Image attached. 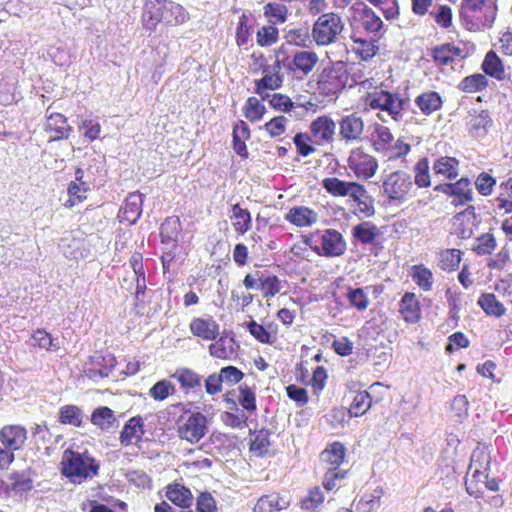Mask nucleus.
I'll return each instance as SVG.
<instances>
[{"label":"nucleus","mask_w":512,"mask_h":512,"mask_svg":"<svg viewBox=\"0 0 512 512\" xmlns=\"http://www.w3.org/2000/svg\"><path fill=\"white\" fill-rule=\"evenodd\" d=\"M189 20V13L179 3L172 0H145L141 21L146 31L154 32L158 25L173 28Z\"/></svg>","instance_id":"obj_1"},{"label":"nucleus","mask_w":512,"mask_h":512,"mask_svg":"<svg viewBox=\"0 0 512 512\" xmlns=\"http://www.w3.org/2000/svg\"><path fill=\"white\" fill-rule=\"evenodd\" d=\"M498 13V0H461L459 18L471 32L490 28Z\"/></svg>","instance_id":"obj_2"},{"label":"nucleus","mask_w":512,"mask_h":512,"mask_svg":"<svg viewBox=\"0 0 512 512\" xmlns=\"http://www.w3.org/2000/svg\"><path fill=\"white\" fill-rule=\"evenodd\" d=\"M60 470L73 484H81L99 474L100 463L88 452L66 449L60 462Z\"/></svg>","instance_id":"obj_3"},{"label":"nucleus","mask_w":512,"mask_h":512,"mask_svg":"<svg viewBox=\"0 0 512 512\" xmlns=\"http://www.w3.org/2000/svg\"><path fill=\"white\" fill-rule=\"evenodd\" d=\"M348 86L347 63L329 62L315 77V91L324 99L336 100Z\"/></svg>","instance_id":"obj_4"},{"label":"nucleus","mask_w":512,"mask_h":512,"mask_svg":"<svg viewBox=\"0 0 512 512\" xmlns=\"http://www.w3.org/2000/svg\"><path fill=\"white\" fill-rule=\"evenodd\" d=\"M325 191L333 197H350L366 216L374 213V206L365 186L356 181H345L338 177H326L321 182Z\"/></svg>","instance_id":"obj_5"},{"label":"nucleus","mask_w":512,"mask_h":512,"mask_svg":"<svg viewBox=\"0 0 512 512\" xmlns=\"http://www.w3.org/2000/svg\"><path fill=\"white\" fill-rule=\"evenodd\" d=\"M383 197L392 205H402L416 196L412 177L404 170H395L381 178Z\"/></svg>","instance_id":"obj_6"},{"label":"nucleus","mask_w":512,"mask_h":512,"mask_svg":"<svg viewBox=\"0 0 512 512\" xmlns=\"http://www.w3.org/2000/svg\"><path fill=\"white\" fill-rule=\"evenodd\" d=\"M275 58H277L278 64L283 65L287 73L299 79L307 77L319 62L318 54L312 50H298L289 60L287 48L284 44L275 50Z\"/></svg>","instance_id":"obj_7"},{"label":"nucleus","mask_w":512,"mask_h":512,"mask_svg":"<svg viewBox=\"0 0 512 512\" xmlns=\"http://www.w3.org/2000/svg\"><path fill=\"white\" fill-rule=\"evenodd\" d=\"M365 103L372 110L384 111L393 121L399 122L403 118L406 101L398 92L380 89L367 93Z\"/></svg>","instance_id":"obj_8"},{"label":"nucleus","mask_w":512,"mask_h":512,"mask_svg":"<svg viewBox=\"0 0 512 512\" xmlns=\"http://www.w3.org/2000/svg\"><path fill=\"white\" fill-rule=\"evenodd\" d=\"M351 24L353 31H361L367 35L378 37V39L383 36L386 30L383 19L371 6L364 2H358L353 6Z\"/></svg>","instance_id":"obj_9"},{"label":"nucleus","mask_w":512,"mask_h":512,"mask_svg":"<svg viewBox=\"0 0 512 512\" xmlns=\"http://www.w3.org/2000/svg\"><path fill=\"white\" fill-rule=\"evenodd\" d=\"M343 28L341 16L335 12H327L321 14L313 23L311 36L318 46H328L337 40Z\"/></svg>","instance_id":"obj_10"},{"label":"nucleus","mask_w":512,"mask_h":512,"mask_svg":"<svg viewBox=\"0 0 512 512\" xmlns=\"http://www.w3.org/2000/svg\"><path fill=\"white\" fill-rule=\"evenodd\" d=\"M347 165L357 179L365 181L373 178L379 168L377 158L362 146L353 148L350 151Z\"/></svg>","instance_id":"obj_11"},{"label":"nucleus","mask_w":512,"mask_h":512,"mask_svg":"<svg viewBox=\"0 0 512 512\" xmlns=\"http://www.w3.org/2000/svg\"><path fill=\"white\" fill-rule=\"evenodd\" d=\"M177 432L182 440L194 444L199 442L208 432L207 417L201 412H193L189 416H181Z\"/></svg>","instance_id":"obj_12"},{"label":"nucleus","mask_w":512,"mask_h":512,"mask_svg":"<svg viewBox=\"0 0 512 512\" xmlns=\"http://www.w3.org/2000/svg\"><path fill=\"white\" fill-rule=\"evenodd\" d=\"M434 191L451 198L454 207L464 206L474 200V192L468 177H461L454 182L439 183L434 187Z\"/></svg>","instance_id":"obj_13"},{"label":"nucleus","mask_w":512,"mask_h":512,"mask_svg":"<svg viewBox=\"0 0 512 512\" xmlns=\"http://www.w3.org/2000/svg\"><path fill=\"white\" fill-rule=\"evenodd\" d=\"M347 249L343 235L336 229L329 228L321 235V245L312 247V251L323 257H340Z\"/></svg>","instance_id":"obj_14"},{"label":"nucleus","mask_w":512,"mask_h":512,"mask_svg":"<svg viewBox=\"0 0 512 512\" xmlns=\"http://www.w3.org/2000/svg\"><path fill=\"white\" fill-rule=\"evenodd\" d=\"M283 68L282 64H278L277 58L273 66L266 67L261 72L263 76L260 79L254 80L255 93L266 100L268 97L267 91H274L282 87L284 76L280 70Z\"/></svg>","instance_id":"obj_15"},{"label":"nucleus","mask_w":512,"mask_h":512,"mask_svg":"<svg viewBox=\"0 0 512 512\" xmlns=\"http://www.w3.org/2000/svg\"><path fill=\"white\" fill-rule=\"evenodd\" d=\"M430 56L435 66L445 71L448 67L453 68L455 62L462 58V49L453 43H442L431 48Z\"/></svg>","instance_id":"obj_16"},{"label":"nucleus","mask_w":512,"mask_h":512,"mask_svg":"<svg viewBox=\"0 0 512 512\" xmlns=\"http://www.w3.org/2000/svg\"><path fill=\"white\" fill-rule=\"evenodd\" d=\"M50 107L47 109L46 121L44 123V131L49 135V141H60L67 139L72 131L67 118L57 112L49 113Z\"/></svg>","instance_id":"obj_17"},{"label":"nucleus","mask_w":512,"mask_h":512,"mask_svg":"<svg viewBox=\"0 0 512 512\" xmlns=\"http://www.w3.org/2000/svg\"><path fill=\"white\" fill-rule=\"evenodd\" d=\"M336 124L328 115L315 118L309 126L310 134L316 144H328L333 142Z\"/></svg>","instance_id":"obj_18"},{"label":"nucleus","mask_w":512,"mask_h":512,"mask_svg":"<svg viewBox=\"0 0 512 512\" xmlns=\"http://www.w3.org/2000/svg\"><path fill=\"white\" fill-rule=\"evenodd\" d=\"M27 439L28 431L23 425L9 424L0 429V443L4 447L19 451L24 447Z\"/></svg>","instance_id":"obj_19"},{"label":"nucleus","mask_w":512,"mask_h":512,"mask_svg":"<svg viewBox=\"0 0 512 512\" xmlns=\"http://www.w3.org/2000/svg\"><path fill=\"white\" fill-rule=\"evenodd\" d=\"M145 434L144 419L142 416L137 415L131 417L123 426L119 441L124 447L137 445L142 441Z\"/></svg>","instance_id":"obj_20"},{"label":"nucleus","mask_w":512,"mask_h":512,"mask_svg":"<svg viewBox=\"0 0 512 512\" xmlns=\"http://www.w3.org/2000/svg\"><path fill=\"white\" fill-rule=\"evenodd\" d=\"M364 121L357 114H349L339 121V136L346 142H357L362 139Z\"/></svg>","instance_id":"obj_21"},{"label":"nucleus","mask_w":512,"mask_h":512,"mask_svg":"<svg viewBox=\"0 0 512 512\" xmlns=\"http://www.w3.org/2000/svg\"><path fill=\"white\" fill-rule=\"evenodd\" d=\"M493 207L501 216L512 214V173L500 181L498 194L493 199Z\"/></svg>","instance_id":"obj_22"},{"label":"nucleus","mask_w":512,"mask_h":512,"mask_svg":"<svg viewBox=\"0 0 512 512\" xmlns=\"http://www.w3.org/2000/svg\"><path fill=\"white\" fill-rule=\"evenodd\" d=\"M189 330L197 338L213 341L219 336L220 326L212 317H195L189 323Z\"/></svg>","instance_id":"obj_23"},{"label":"nucleus","mask_w":512,"mask_h":512,"mask_svg":"<svg viewBox=\"0 0 512 512\" xmlns=\"http://www.w3.org/2000/svg\"><path fill=\"white\" fill-rule=\"evenodd\" d=\"M350 38L353 43L352 52L360 61L369 62L379 53L378 37L367 39L353 31Z\"/></svg>","instance_id":"obj_24"},{"label":"nucleus","mask_w":512,"mask_h":512,"mask_svg":"<svg viewBox=\"0 0 512 512\" xmlns=\"http://www.w3.org/2000/svg\"><path fill=\"white\" fill-rule=\"evenodd\" d=\"M399 313L407 324H416L421 320L422 308L414 292H405L399 301Z\"/></svg>","instance_id":"obj_25"},{"label":"nucleus","mask_w":512,"mask_h":512,"mask_svg":"<svg viewBox=\"0 0 512 512\" xmlns=\"http://www.w3.org/2000/svg\"><path fill=\"white\" fill-rule=\"evenodd\" d=\"M239 345L234 336L217 337L208 347L209 354L216 359L230 360L237 356Z\"/></svg>","instance_id":"obj_26"},{"label":"nucleus","mask_w":512,"mask_h":512,"mask_svg":"<svg viewBox=\"0 0 512 512\" xmlns=\"http://www.w3.org/2000/svg\"><path fill=\"white\" fill-rule=\"evenodd\" d=\"M370 133V145L376 153L387 154L394 142L391 129L383 124L375 123Z\"/></svg>","instance_id":"obj_27"},{"label":"nucleus","mask_w":512,"mask_h":512,"mask_svg":"<svg viewBox=\"0 0 512 512\" xmlns=\"http://www.w3.org/2000/svg\"><path fill=\"white\" fill-rule=\"evenodd\" d=\"M284 219L298 228L311 227L318 222V213L306 206H293L284 216Z\"/></svg>","instance_id":"obj_28"},{"label":"nucleus","mask_w":512,"mask_h":512,"mask_svg":"<svg viewBox=\"0 0 512 512\" xmlns=\"http://www.w3.org/2000/svg\"><path fill=\"white\" fill-rule=\"evenodd\" d=\"M165 496L181 509H189L194 501L191 490L180 482L169 483L165 487Z\"/></svg>","instance_id":"obj_29"},{"label":"nucleus","mask_w":512,"mask_h":512,"mask_svg":"<svg viewBox=\"0 0 512 512\" xmlns=\"http://www.w3.org/2000/svg\"><path fill=\"white\" fill-rule=\"evenodd\" d=\"M175 379L184 394L195 392L202 386V377L195 370L188 367H179L170 376Z\"/></svg>","instance_id":"obj_30"},{"label":"nucleus","mask_w":512,"mask_h":512,"mask_svg":"<svg viewBox=\"0 0 512 512\" xmlns=\"http://www.w3.org/2000/svg\"><path fill=\"white\" fill-rule=\"evenodd\" d=\"M248 332L262 344H274L277 341L278 326L274 322H269L266 326L257 323L251 319L245 323Z\"/></svg>","instance_id":"obj_31"},{"label":"nucleus","mask_w":512,"mask_h":512,"mask_svg":"<svg viewBox=\"0 0 512 512\" xmlns=\"http://www.w3.org/2000/svg\"><path fill=\"white\" fill-rule=\"evenodd\" d=\"M460 161L456 157L452 156H440L432 165V169L435 175L443 177L445 180L453 181L460 174Z\"/></svg>","instance_id":"obj_32"},{"label":"nucleus","mask_w":512,"mask_h":512,"mask_svg":"<svg viewBox=\"0 0 512 512\" xmlns=\"http://www.w3.org/2000/svg\"><path fill=\"white\" fill-rule=\"evenodd\" d=\"M481 69L486 77L490 76L498 81L509 79L502 59L494 50H489L485 54Z\"/></svg>","instance_id":"obj_33"},{"label":"nucleus","mask_w":512,"mask_h":512,"mask_svg":"<svg viewBox=\"0 0 512 512\" xmlns=\"http://www.w3.org/2000/svg\"><path fill=\"white\" fill-rule=\"evenodd\" d=\"M93 368L87 369L86 375L91 379L107 377L115 368L117 361L111 354L97 355L92 357Z\"/></svg>","instance_id":"obj_34"},{"label":"nucleus","mask_w":512,"mask_h":512,"mask_svg":"<svg viewBox=\"0 0 512 512\" xmlns=\"http://www.w3.org/2000/svg\"><path fill=\"white\" fill-rule=\"evenodd\" d=\"M182 234V224L178 216H169L160 226L162 243L170 244L175 248Z\"/></svg>","instance_id":"obj_35"},{"label":"nucleus","mask_w":512,"mask_h":512,"mask_svg":"<svg viewBox=\"0 0 512 512\" xmlns=\"http://www.w3.org/2000/svg\"><path fill=\"white\" fill-rule=\"evenodd\" d=\"M412 184L418 189H429L432 186L430 162L427 157L419 158L412 168Z\"/></svg>","instance_id":"obj_36"},{"label":"nucleus","mask_w":512,"mask_h":512,"mask_svg":"<svg viewBox=\"0 0 512 512\" xmlns=\"http://www.w3.org/2000/svg\"><path fill=\"white\" fill-rule=\"evenodd\" d=\"M463 254V251L457 248L441 249L436 254L437 265L444 272H454L459 268Z\"/></svg>","instance_id":"obj_37"},{"label":"nucleus","mask_w":512,"mask_h":512,"mask_svg":"<svg viewBox=\"0 0 512 512\" xmlns=\"http://www.w3.org/2000/svg\"><path fill=\"white\" fill-rule=\"evenodd\" d=\"M415 104L425 116H430L443 106L441 95L436 91H425L415 98Z\"/></svg>","instance_id":"obj_38"},{"label":"nucleus","mask_w":512,"mask_h":512,"mask_svg":"<svg viewBox=\"0 0 512 512\" xmlns=\"http://www.w3.org/2000/svg\"><path fill=\"white\" fill-rule=\"evenodd\" d=\"M492 120L487 110H473L467 117V128L470 133L485 134L491 126Z\"/></svg>","instance_id":"obj_39"},{"label":"nucleus","mask_w":512,"mask_h":512,"mask_svg":"<svg viewBox=\"0 0 512 512\" xmlns=\"http://www.w3.org/2000/svg\"><path fill=\"white\" fill-rule=\"evenodd\" d=\"M142 214L141 200L138 195L130 194L119 211L122 222L134 224Z\"/></svg>","instance_id":"obj_40"},{"label":"nucleus","mask_w":512,"mask_h":512,"mask_svg":"<svg viewBox=\"0 0 512 512\" xmlns=\"http://www.w3.org/2000/svg\"><path fill=\"white\" fill-rule=\"evenodd\" d=\"M381 235L379 228L370 221H364L352 228V236L363 245L374 244Z\"/></svg>","instance_id":"obj_41"},{"label":"nucleus","mask_w":512,"mask_h":512,"mask_svg":"<svg viewBox=\"0 0 512 512\" xmlns=\"http://www.w3.org/2000/svg\"><path fill=\"white\" fill-rule=\"evenodd\" d=\"M380 402L379 398L373 399L372 395L368 391H359L353 397V400L349 406V414L351 417L363 416L374 403Z\"/></svg>","instance_id":"obj_42"},{"label":"nucleus","mask_w":512,"mask_h":512,"mask_svg":"<svg viewBox=\"0 0 512 512\" xmlns=\"http://www.w3.org/2000/svg\"><path fill=\"white\" fill-rule=\"evenodd\" d=\"M345 456L346 448L338 441L328 444L321 452V460L334 469H339V466L344 462Z\"/></svg>","instance_id":"obj_43"},{"label":"nucleus","mask_w":512,"mask_h":512,"mask_svg":"<svg viewBox=\"0 0 512 512\" xmlns=\"http://www.w3.org/2000/svg\"><path fill=\"white\" fill-rule=\"evenodd\" d=\"M369 6L378 9L383 18L388 21H397L401 15L399 0H365Z\"/></svg>","instance_id":"obj_44"},{"label":"nucleus","mask_w":512,"mask_h":512,"mask_svg":"<svg viewBox=\"0 0 512 512\" xmlns=\"http://www.w3.org/2000/svg\"><path fill=\"white\" fill-rule=\"evenodd\" d=\"M30 345L35 349L45 350L47 352L57 351L60 348L53 336L44 328H38L32 332Z\"/></svg>","instance_id":"obj_45"},{"label":"nucleus","mask_w":512,"mask_h":512,"mask_svg":"<svg viewBox=\"0 0 512 512\" xmlns=\"http://www.w3.org/2000/svg\"><path fill=\"white\" fill-rule=\"evenodd\" d=\"M489 85L488 78L482 73H474L464 77L458 84V89L464 93H477Z\"/></svg>","instance_id":"obj_46"},{"label":"nucleus","mask_w":512,"mask_h":512,"mask_svg":"<svg viewBox=\"0 0 512 512\" xmlns=\"http://www.w3.org/2000/svg\"><path fill=\"white\" fill-rule=\"evenodd\" d=\"M411 278L413 282L424 292L432 289L434 277L431 269L424 264L413 265L411 268Z\"/></svg>","instance_id":"obj_47"},{"label":"nucleus","mask_w":512,"mask_h":512,"mask_svg":"<svg viewBox=\"0 0 512 512\" xmlns=\"http://www.w3.org/2000/svg\"><path fill=\"white\" fill-rule=\"evenodd\" d=\"M90 421L101 430H109L115 425L117 419L111 408L101 406L93 410Z\"/></svg>","instance_id":"obj_48"},{"label":"nucleus","mask_w":512,"mask_h":512,"mask_svg":"<svg viewBox=\"0 0 512 512\" xmlns=\"http://www.w3.org/2000/svg\"><path fill=\"white\" fill-rule=\"evenodd\" d=\"M233 227L237 234L244 235L251 229L252 218L248 209L242 208L239 204L232 207Z\"/></svg>","instance_id":"obj_49"},{"label":"nucleus","mask_w":512,"mask_h":512,"mask_svg":"<svg viewBox=\"0 0 512 512\" xmlns=\"http://www.w3.org/2000/svg\"><path fill=\"white\" fill-rule=\"evenodd\" d=\"M129 263L136 276L135 294L136 297H139V295H144L146 291V278L143 265V255L140 252H134L129 259Z\"/></svg>","instance_id":"obj_50"},{"label":"nucleus","mask_w":512,"mask_h":512,"mask_svg":"<svg viewBox=\"0 0 512 512\" xmlns=\"http://www.w3.org/2000/svg\"><path fill=\"white\" fill-rule=\"evenodd\" d=\"M477 303L489 316L501 317L506 313L505 306L498 301L497 297L493 293H482L479 296Z\"/></svg>","instance_id":"obj_51"},{"label":"nucleus","mask_w":512,"mask_h":512,"mask_svg":"<svg viewBox=\"0 0 512 512\" xmlns=\"http://www.w3.org/2000/svg\"><path fill=\"white\" fill-rule=\"evenodd\" d=\"M242 110L244 117L252 123L260 121L267 111L265 105L255 96L247 98Z\"/></svg>","instance_id":"obj_52"},{"label":"nucleus","mask_w":512,"mask_h":512,"mask_svg":"<svg viewBox=\"0 0 512 512\" xmlns=\"http://www.w3.org/2000/svg\"><path fill=\"white\" fill-rule=\"evenodd\" d=\"M263 14L269 24L278 25L286 21L288 9L285 5L278 2H268L263 7Z\"/></svg>","instance_id":"obj_53"},{"label":"nucleus","mask_w":512,"mask_h":512,"mask_svg":"<svg viewBox=\"0 0 512 512\" xmlns=\"http://www.w3.org/2000/svg\"><path fill=\"white\" fill-rule=\"evenodd\" d=\"M496 247V237L493 233L486 232L475 239L471 250L478 256H486L492 254Z\"/></svg>","instance_id":"obj_54"},{"label":"nucleus","mask_w":512,"mask_h":512,"mask_svg":"<svg viewBox=\"0 0 512 512\" xmlns=\"http://www.w3.org/2000/svg\"><path fill=\"white\" fill-rule=\"evenodd\" d=\"M486 478L487 473H482V471H473L471 476L465 480L467 493L476 499L483 498Z\"/></svg>","instance_id":"obj_55"},{"label":"nucleus","mask_w":512,"mask_h":512,"mask_svg":"<svg viewBox=\"0 0 512 512\" xmlns=\"http://www.w3.org/2000/svg\"><path fill=\"white\" fill-rule=\"evenodd\" d=\"M59 422L64 425L80 427L83 423V412L77 405H64L59 409Z\"/></svg>","instance_id":"obj_56"},{"label":"nucleus","mask_w":512,"mask_h":512,"mask_svg":"<svg viewBox=\"0 0 512 512\" xmlns=\"http://www.w3.org/2000/svg\"><path fill=\"white\" fill-rule=\"evenodd\" d=\"M88 190L89 186L86 182L78 183L76 181H71L67 188L69 198L65 202L64 206L66 208H72L75 205L82 203L87 198L86 193Z\"/></svg>","instance_id":"obj_57"},{"label":"nucleus","mask_w":512,"mask_h":512,"mask_svg":"<svg viewBox=\"0 0 512 512\" xmlns=\"http://www.w3.org/2000/svg\"><path fill=\"white\" fill-rule=\"evenodd\" d=\"M284 508L281 497L277 493L261 496L253 507V512H278Z\"/></svg>","instance_id":"obj_58"},{"label":"nucleus","mask_w":512,"mask_h":512,"mask_svg":"<svg viewBox=\"0 0 512 512\" xmlns=\"http://www.w3.org/2000/svg\"><path fill=\"white\" fill-rule=\"evenodd\" d=\"M293 143L298 155L308 157L316 152V143L310 133L298 132L293 137Z\"/></svg>","instance_id":"obj_59"},{"label":"nucleus","mask_w":512,"mask_h":512,"mask_svg":"<svg viewBox=\"0 0 512 512\" xmlns=\"http://www.w3.org/2000/svg\"><path fill=\"white\" fill-rule=\"evenodd\" d=\"M270 433L268 430L261 429L257 431L250 442V452L256 456L263 457L269 453L270 449Z\"/></svg>","instance_id":"obj_60"},{"label":"nucleus","mask_w":512,"mask_h":512,"mask_svg":"<svg viewBox=\"0 0 512 512\" xmlns=\"http://www.w3.org/2000/svg\"><path fill=\"white\" fill-rule=\"evenodd\" d=\"M278 40L279 30L275 25H263L256 32V43L260 47H271L276 44Z\"/></svg>","instance_id":"obj_61"},{"label":"nucleus","mask_w":512,"mask_h":512,"mask_svg":"<svg viewBox=\"0 0 512 512\" xmlns=\"http://www.w3.org/2000/svg\"><path fill=\"white\" fill-rule=\"evenodd\" d=\"M490 465L491 455L487 448H476L471 456L470 469H474L473 471H482V473H487L490 470Z\"/></svg>","instance_id":"obj_62"},{"label":"nucleus","mask_w":512,"mask_h":512,"mask_svg":"<svg viewBox=\"0 0 512 512\" xmlns=\"http://www.w3.org/2000/svg\"><path fill=\"white\" fill-rule=\"evenodd\" d=\"M176 393L175 385L168 379L157 381L150 389L149 396L158 402L166 400L170 395Z\"/></svg>","instance_id":"obj_63"},{"label":"nucleus","mask_w":512,"mask_h":512,"mask_svg":"<svg viewBox=\"0 0 512 512\" xmlns=\"http://www.w3.org/2000/svg\"><path fill=\"white\" fill-rule=\"evenodd\" d=\"M430 16L434 22L443 29H449L453 25L452 8L447 4L436 6L432 11H430Z\"/></svg>","instance_id":"obj_64"}]
</instances>
